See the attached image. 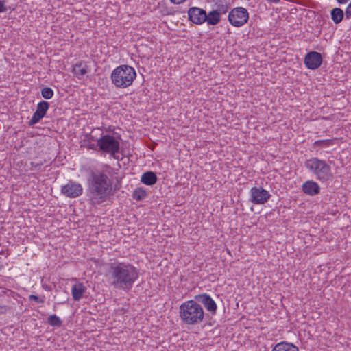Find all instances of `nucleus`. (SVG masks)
<instances>
[{
  "label": "nucleus",
  "instance_id": "nucleus-15",
  "mask_svg": "<svg viewBox=\"0 0 351 351\" xmlns=\"http://www.w3.org/2000/svg\"><path fill=\"white\" fill-rule=\"evenodd\" d=\"M71 71L78 79H82L90 69L86 62H80L73 66Z\"/></svg>",
  "mask_w": 351,
  "mask_h": 351
},
{
  "label": "nucleus",
  "instance_id": "nucleus-2",
  "mask_svg": "<svg viewBox=\"0 0 351 351\" xmlns=\"http://www.w3.org/2000/svg\"><path fill=\"white\" fill-rule=\"evenodd\" d=\"M88 185V195L93 204H100L112 195V180L104 171H91Z\"/></svg>",
  "mask_w": 351,
  "mask_h": 351
},
{
  "label": "nucleus",
  "instance_id": "nucleus-6",
  "mask_svg": "<svg viewBox=\"0 0 351 351\" xmlns=\"http://www.w3.org/2000/svg\"><path fill=\"white\" fill-rule=\"evenodd\" d=\"M97 145L99 147V150L110 154L114 158L115 157V154L120 151L119 140L109 134L101 136L97 141Z\"/></svg>",
  "mask_w": 351,
  "mask_h": 351
},
{
  "label": "nucleus",
  "instance_id": "nucleus-21",
  "mask_svg": "<svg viewBox=\"0 0 351 351\" xmlns=\"http://www.w3.org/2000/svg\"><path fill=\"white\" fill-rule=\"evenodd\" d=\"M330 15L334 23L339 24L342 21L344 13L342 9L339 8H335L331 10Z\"/></svg>",
  "mask_w": 351,
  "mask_h": 351
},
{
  "label": "nucleus",
  "instance_id": "nucleus-25",
  "mask_svg": "<svg viewBox=\"0 0 351 351\" xmlns=\"http://www.w3.org/2000/svg\"><path fill=\"white\" fill-rule=\"evenodd\" d=\"M53 95V90L49 87H45L41 90V95L46 99H51Z\"/></svg>",
  "mask_w": 351,
  "mask_h": 351
},
{
  "label": "nucleus",
  "instance_id": "nucleus-11",
  "mask_svg": "<svg viewBox=\"0 0 351 351\" xmlns=\"http://www.w3.org/2000/svg\"><path fill=\"white\" fill-rule=\"evenodd\" d=\"M49 108V103L46 101H41L38 103L35 112L33 114L29 125L32 126L38 123L45 115Z\"/></svg>",
  "mask_w": 351,
  "mask_h": 351
},
{
  "label": "nucleus",
  "instance_id": "nucleus-28",
  "mask_svg": "<svg viewBox=\"0 0 351 351\" xmlns=\"http://www.w3.org/2000/svg\"><path fill=\"white\" fill-rule=\"evenodd\" d=\"M43 162H30V169L31 170H38L43 166Z\"/></svg>",
  "mask_w": 351,
  "mask_h": 351
},
{
  "label": "nucleus",
  "instance_id": "nucleus-5",
  "mask_svg": "<svg viewBox=\"0 0 351 351\" xmlns=\"http://www.w3.org/2000/svg\"><path fill=\"white\" fill-rule=\"evenodd\" d=\"M136 77V72L135 69L126 64L116 67L110 75L112 84L119 88H125L130 86Z\"/></svg>",
  "mask_w": 351,
  "mask_h": 351
},
{
  "label": "nucleus",
  "instance_id": "nucleus-4",
  "mask_svg": "<svg viewBox=\"0 0 351 351\" xmlns=\"http://www.w3.org/2000/svg\"><path fill=\"white\" fill-rule=\"evenodd\" d=\"M304 167L316 180L322 183L332 180L333 178L331 167L324 160L317 157L310 158L304 162Z\"/></svg>",
  "mask_w": 351,
  "mask_h": 351
},
{
  "label": "nucleus",
  "instance_id": "nucleus-31",
  "mask_svg": "<svg viewBox=\"0 0 351 351\" xmlns=\"http://www.w3.org/2000/svg\"><path fill=\"white\" fill-rule=\"evenodd\" d=\"M268 2H270V3H277L280 1V0H267Z\"/></svg>",
  "mask_w": 351,
  "mask_h": 351
},
{
  "label": "nucleus",
  "instance_id": "nucleus-26",
  "mask_svg": "<svg viewBox=\"0 0 351 351\" xmlns=\"http://www.w3.org/2000/svg\"><path fill=\"white\" fill-rule=\"evenodd\" d=\"M83 146L86 147L88 149H96V145L90 141V138H88L86 141H84Z\"/></svg>",
  "mask_w": 351,
  "mask_h": 351
},
{
  "label": "nucleus",
  "instance_id": "nucleus-29",
  "mask_svg": "<svg viewBox=\"0 0 351 351\" xmlns=\"http://www.w3.org/2000/svg\"><path fill=\"white\" fill-rule=\"evenodd\" d=\"M5 1L0 0V13L5 12L8 10L7 7L5 5Z\"/></svg>",
  "mask_w": 351,
  "mask_h": 351
},
{
  "label": "nucleus",
  "instance_id": "nucleus-23",
  "mask_svg": "<svg viewBox=\"0 0 351 351\" xmlns=\"http://www.w3.org/2000/svg\"><path fill=\"white\" fill-rule=\"evenodd\" d=\"M335 143V139H324V140H317L314 142L313 147L316 146L321 147H329L334 145Z\"/></svg>",
  "mask_w": 351,
  "mask_h": 351
},
{
  "label": "nucleus",
  "instance_id": "nucleus-3",
  "mask_svg": "<svg viewBox=\"0 0 351 351\" xmlns=\"http://www.w3.org/2000/svg\"><path fill=\"white\" fill-rule=\"evenodd\" d=\"M181 321L186 325H197L203 322L204 311L202 306L194 300L183 302L179 307Z\"/></svg>",
  "mask_w": 351,
  "mask_h": 351
},
{
  "label": "nucleus",
  "instance_id": "nucleus-13",
  "mask_svg": "<svg viewBox=\"0 0 351 351\" xmlns=\"http://www.w3.org/2000/svg\"><path fill=\"white\" fill-rule=\"evenodd\" d=\"M188 16L193 23L202 25L205 23L206 12L198 7H191L188 10Z\"/></svg>",
  "mask_w": 351,
  "mask_h": 351
},
{
  "label": "nucleus",
  "instance_id": "nucleus-8",
  "mask_svg": "<svg viewBox=\"0 0 351 351\" xmlns=\"http://www.w3.org/2000/svg\"><path fill=\"white\" fill-rule=\"evenodd\" d=\"M270 197V193L261 186H254L250 190V200L254 204H264L267 202Z\"/></svg>",
  "mask_w": 351,
  "mask_h": 351
},
{
  "label": "nucleus",
  "instance_id": "nucleus-18",
  "mask_svg": "<svg viewBox=\"0 0 351 351\" xmlns=\"http://www.w3.org/2000/svg\"><path fill=\"white\" fill-rule=\"evenodd\" d=\"M272 351H298V348L291 343L282 341L276 344Z\"/></svg>",
  "mask_w": 351,
  "mask_h": 351
},
{
  "label": "nucleus",
  "instance_id": "nucleus-9",
  "mask_svg": "<svg viewBox=\"0 0 351 351\" xmlns=\"http://www.w3.org/2000/svg\"><path fill=\"white\" fill-rule=\"evenodd\" d=\"M82 186L75 182L69 181V182L63 186L61 189V193L67 197L75 198L82 194Z\"/></svg>",
  "mask_w": 351,
  "mask_h": 351
},
{
  "label": "nucleus",
  "instance_id": "nucleus-7",
  "mask_svg": "<svg viewBox=\"0 0 351 351\" xmlns=\"http://www.w3.org/2000/svg\"><path fill=\"white\" fill-rule=\"evenodd\" d=\"M249 19V12L245 8L237 7L232 8L228 14V22L235 27L244 25Z\"/></svg>",
  "mask_w": 351,
  "mask_h": 351
},
{
  "label": "nucleus",
  "instance_id": "nucleus-10",
  "mask_svg": "<svg viewBox=\"0 0 351 351\" xmlns=\"http://www.w3.org/2000/svg\"><path fill=\"white\" fill-rule=\"evenodd\" d=\"M196 302L201 303L205 308L212 315H215L217 313V304L213 298L207 293L198 294L194 297Z\"/></svg>",
  "mask_w": 351,
  "mask_h": 351
},
{
  "label": "nucleus",
  "instance_id": "nucleus-30",
  "mask_svg": "<svg viewBox=\"0 0 351 351\" xmlns=\"http://www.w3.org/2000/svg\"><path fill=\"white\" fill-rule=\"evenodd\" d=\"M349 0H337L339 4H344L346 3Z\"/></svg>",
  "mask_w": 351,
  "mask_h": 351
},
{
  "label": "nucleus",
  "instance_id": "nucleus-22",
  "mask_svg": "<svg viewBox=\"0 0 351 351\" xmlns=\"http://www.w3.org/2000/svg\"><path fill=\"white\" fill-rule=\"evenodd\" d=\"M147 196V193L145 190L142 188H138L135 189L132 194L134 199L141 201L144 199Z\"/></svg>",
  "mask_w": 351,
  "mask_h": 351
},
{
  "label": "nucleus",
  "instance_id": "nucleus-27",
  "mask_svg": "<svg viewBox=\"0 0 351 351\" xmlns=\"http://www.w3.org/2000/svg\"><path fill=\"white\" fill-rule=\"evenodd\" d=\"M29 300L30 301H34L36 302V303H38V304H42L44 302V300L40 298V297L37 296V295H29Z\"/></svg>",
  "mask_w": 351,
  "mask_h": 351
},
{
  "label": "nucleus",
  "instance_id": "nucleus-17",
  "mask_svg": "<svg viewBox=\"0 0 351 351\" xmlns=\"http://www.w3.org/2000/svg\"><path fill=\"white\" fill-rule=\"evenodd\" d=\"M214 7L215 9L213 10L221 15L228 12L230 8V3L228 0H214Z\"/></svg>",
  "mask_w": 351,
  "mask_h": 351
},
{
  "label": "nucleus",
  "instance_id": "nucleus-14",
  "mask_svg": "<svg viewBox=\"0 0 351 351\" xmlns=\"http://www.w3.org/2000/svg\"><path fill=\"white\" fill-rule=\"evenodd\" d=\"M302 191L310 196H314L319 193L320 186L313 180H307L302 184Z\"/></svg>",
  "mask_w": 351,
  "mask_h": 351
},
{
  "label": "nucleus",
  "instance_id": "nucleus-16",
  "mask_svg": "<svg viewBox=\"0 0 351 351\" xmlns=\"http://www.w3.org/2000/svg\"><path fill=\"white\" fill-rule=\"evenodd\" d=\"M86 288L82 283H76L73 285L71 289V294L75 301H79L86 292Z\"/></svg>",
  "mask_w": 351,
  "mask_h": 351
},
{
  "label": "nucleus",
  "instance_id": "nucleus-1",
  "mask_svg": "<svg viewBox=\"0 0 351 351\" xmlns=\"http://www.w3.org/2000/svg\"><path fill=\"white\" fill-rule=\"evenodd\" d=\"M138 271L132 264L115 261L110 263L106 274L108 283L114 289L130 291L138 278Z\"/></svg>",
  "mask_w": 351,
  "mask_h": 351
},
{
  "label": "nucleus",
  "instance_id": "nucleus-24",
  "mask_svg": "<svg viewBox=\"0 0 351 351\" xmlns=\"http://www.w3.org/2000/svg\"><path fill=\"white\" fill-rule=\"evenodd\" d=\"M47 323L52 326L60 327L62 321L56 315H51L47 318Z\"/></svg>",
  "mask_w": 351,
  "mask_h": 351
},
{
  "label": "nucleus",
  "instance_id": "nucleus-20",
  "mask_svg": "<svg viewBox=\"0 0 351 351\" xmlns=\"http://www.w3.org/2000/svg\"><path fill=\"white\" fill-rule=\"evenodd\" d=\"M141 181L148 186H152L157 182V176L153 171H146L142 174Z\"/></svg>",
  "mask_w": 351,
  "mask_h": 351
},
{
  "label": "nucleus",
  "instance_id": "nucleus-12",
  "mask_svg": "<svg viewBox=\"0 0 351 351\" xmlns=\"http://www.w3.org/2000/svg\"><path fill=\"white\" fill-rule=\"evenodd\" d=\"M322 63V56L318 52H308L304 57V64L308 69H317L321 66Z\"/></svg>",
  "mask_w": 351,
  "mask_h": 351
},
{
  "label": "nucleus",
  "instance_id": "nucleus-19",
  "mask_svg": "<svg viewBox=\"0 0 351 351\" xmlns=\"http://www.w3.org/2000/svg\"><path fill=\"white\" fill-rule=\"evenodd\" d=\"M221 21V14L217 11L211 10L206 13L205 22L208 25H216Z\"/></svg>",
  "mask_w": 351,
  "mask_h": 351
}]
</instances>
